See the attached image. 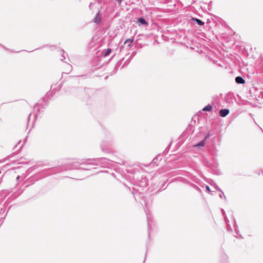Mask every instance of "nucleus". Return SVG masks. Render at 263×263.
I'll list each match as a JSON object with an SVG mask.
<instances>
[{"mask_svg": "<svg viewBox=\"0 0 263 263\" xmlns=\"http://www.w3.org/2000/svg\"><path fill=\"white\" fill-rule=\"evenodd\" d=\"M111 49H110V48L105 49L102 51V56L104 57H106L109 55L110 54V53H111Z\"/></svg>", "mask_w": 263, "mask_h": 263, "instance_id": "nucleus-13", "label": "nucleus"}, {"mask_svg": "<svg viewBox=\"0 0 263 263\" xmlns=\"http://www.w3.org/2000/svg\"><path fill=\"white\" fill-rule=\"evenodd\" d=\"M91 90L89 88H67L66 92L72 93L77 97H80L83 99H88L89 98V93Z\"/></svg>", "mask_w": 263, "mask_h": 263, "instance_id": "nucleus-2", "label": "nucleus"}, {"mask_svg": "<svg viewBox=\"0 0 263 263\" xmlns=\"http://www.w3.org/2000/svg\"><path fill=\"white\" fill-rule=\"evenodd\" d=\"M235 81L238 84H243L246 82L245 80L241 76L235 77Z\"/></svg>", "mask_w": 263, "mask_h": 263, "instance_id": "nucleus-9", "label": "nucleus"}, {"mask_svg": "<svg viewBox=\"0 0 263 263\" xmlns=\"http://www.w3.org/2000/svg\"><path fill=\"white\" fill-rule=\"evenodd\" d=\"M60 52L62 53V58L61 59V60L63 61L66 58V57L67 56V53H66L63 50H61Z\"/></svg>", "mask_w": 263, "mask_h": 263, "instance_id": "nucleus-18", "label": "nucleus"}, {"mask_svg": "<svg viewBox=\"0 0 263 263\" xmlns=\"http://www.w3.org/2000/svg\"><path fill=\"white\" fill-rule=\"evenodd\" d=\"M31 116V113H30V114H29V118H28V120H29L30 117V116Z\"/></svg>", "mask_w": 263, "mask_h": 263, "instance_id": "nucleus-36", "label": "nucleus"}, {"mask_svg": "<svg viewBox=\"0 0 263 263\" xmlns=\"http://www.w3.org/2000/svg\"><path fill=\"white\" fill-rule=\"evenodd\" d=\"M42 48V47H41V48H38L36 49V50H39V49H41Z\"/></svg>", "mask_w": 263, "mask_h": 263, "instance_id": "nucleus-39", "label": "nucleus"}, {"mask_svg": "<svg viewBox=\"0 0 263 263\" xmlns=\"http://www.w3.org/2000/svg\"><path fill=\"white\" fill-rule=\"evenodd\" d=\"M221 212H222V215H223V216H227V215H226V212H225V211H224V210L223 209H221Z\"/></svg>", "mask_w": 263, "mask_h": 263, "instance_id": "nucleus-27", "label": "nucleus"}, {"mask_svg": "<svg viewBox=\"0 0 263 263\" xmlns=\"http://www.w3.org/2000/svg\"><path fill=\"white\" fill-rule=\"evenodd\" d=\"M137 191H138V190H137L135 187H133V191H132L133 194L135 195L136 194V192Z\"/></svg>", "mask_w": 263, "mask_h": 263, "instance_id": "nucleus-25", "label": "nucleus"}, {"mask_svg": "<svg viewBox=\"0 0 263 263\" xmlns=\"http://www.w3.org/2000/svg\"><path fill=\"white\" fill-rule=\"evenodd\" d=\"M134 38L127 39L125 41L124 44H125L129 43V44L128 45V46H130V44H132L134 42Z\"/></svg>", "mask_w": 263, "mask_h": 263, "instance_id": "nucleus-16", "label": "nucleus"}, {"mask_svg": "<svg viewBox=\"0 0 263 263\" xmlns=\"http://www.w3.org/2000/svg\"><path fill=\"white\" fill-rule=\"evenodd\" d=\"M165 182L163 183L162 186H164L165 185Z\"/></svg>", "mask_w": 263, "mask_h": 263, "instance_id": "nucleus-40", "label": "nucleus"}, {"mask_svg": "<svg viewBox=\"0 0 263 263\" xmlns=\"http://www.w3.org/2000/svg\"><path fill=\"white\" fill-rule=\"evenodd\" d=\"M183 182H184V183H189L190 184V185L192 187H193L194 189H195L196 190H197V191H198L200 193L201 192V189L197 185H196V184H195L194 183L190 182L186 179H183Z\"/></svg>", "mask_w": 263, "mask_h": 263, "instance_id": "nucleus-10", "label": "nucleus"}, {"mask_svg": "<svg viewBox=\"0 0 263 263\" xmlns=\"http://www.w3.org/2000/svg\"><path fill=\"white\" fill-rule=\"evenodd\" d=\"M219 197L220 198H222L223 197L225 200H227V198L222 191V192H221V194L219 195Z\"/></svg>", "mask_w": 263, "mask_h": 263, "instance_id": "nucleus-20", "label": "nucleus"}, {"mask_svg": "<svg viewBox=\"0 0 263 263\" xmlns=\"http://www.w3.org/2000/svg\"><path fill=\"white\" fill-rule=\"evenodd\" d=\"M205 189H206V192H211L210 187L208 185L205 186Z\"/></svg>", "mask_w": 263, "mask_h": 263, "instance_id": "nucleus-24", "label": "nucleus"}, {"mask_svg": "<svg viewBox=\"0 0 263 263\" xmlns=\"http://www.w3.org/2000/svg\"><path fill=\"white\" fill-rule=\"evenodd\" d=\"M0 46H2L3 48H4L5 49H7V50H8L7 48H6L5 46H4L3 45H1L0 44Z\"/></svg>", "mask_w": 263, "mask_h": 263, "instance_id": "nucleus-34", "label": "nucleus"}, {"mask_svg": "<svg viewBox=\"0 0 263 263\" xmlns=\"http://www.w3.org/2000/svg\"><path fill=\"white\" fill-rule=\"evenodd\" d=\"M36 106H35L34 107V109H36Z\"/></svg>", "mask_w": 263, "mask_h": 263, "instance_id": "nucleus-44", "label": "nucleus"}, {"mask_svg": "<svg viewBox=\"0 0 263 263\" xmlns=\"http://www.w3.org/2000/svg\"><path fill=\"white\" fill-rule=\"evenodd\" d=\"M133 58V57L131 55L129 58V59H132Z\"/></svg>", "mask_w": 263, "mask_h": 263, "instance_id": "nucleus-43", "label": "nucleus"}, {"mask_svg": "<svg viewBox=\"0 0 263 263\" xmlns=\"http://www.w3.org/2000/svg\"><path fill=\"white\" fill-rule=\"evenodd\" d=\"M171 143H172V142H171L169 144V145L166 147V148L165 149V150L163 152V153H167L169 151L170 147V145H171Z\"/></svg>", "mask_w": 263, "mask_h": 263, "instance_id": "nucleus-19", "label": "nucleus"}, {"mask_svg": "<svg viewBox=\"0 0 263 263\" xmlns=\"http://www.w3.org/2000/svg\"><path fill=\"white\" fill-rule=\"evenodd\" d=\"M211 136L210 133H208L206 134V135L205 136L204 138H203V140L205 141V140L208 139L210 136Z\"/></svg>", "mask_w": 263, "mask_h": 263, "instance_id": "nucleus-21", "label": "nucleus"}, {"mask_svg": "<svg viewBox=\"0 0 263 263\" xmlns=\"http://www.w3.org/2000/svg\"><path fill=\"white\" fill-rule=\"evenodd\" d=\"M2 177L0 178V182L2 181Z\"/></svg>", "mask_w": 263, "mask_h": 263, "instance_id": "nucleus-41", "label": "nucleus"}, {"mask_svg": "<svg viewBox=\"0 0 263 263\" xmlns=\"http://www.w3.org/2000/svg\"><path fill=\"white\" fill-rule=\"evenodd\" d=\"M137 185L139 186L142 187H144L146 186L147 184V180L145 177H142L141 178V180L137 182H136Z\"/></svg>", "mask_w": 263, "mask_h": 263, "instance_id": "nucleus-7", "label": "nucleus"}, {"mask_svg": "<svg viewBox=\"0 0 263 263\" xmlns=\"http://www.w3.org/2000/svg\"><path fill=\"white\" fill-rule=\"evenodd\" d=\"M214 186L217 191L220 192H222V190L218 187V186L217 184H215Z\"/></svg>", "mask_w": 263, "mask_h": 263, "instance_id": "nucleus-22", "label": "nucleus"}, {"mask_svg": "<svg viewBox=\"0 0 263 263\" xmlns=\"http://www.w3.org/2000/svg\"><path fill=\"white\" fill-rule=\"evenodd\" d=\"M59 167L50 168L42 171L38 175L42 176L41 177H45L60 172Z\"/></svg>", "mask_w": 263, "mask_h": 263, "instance_id": "nucleus-5", "label": "nucleus"}, {"mask_svg": "<svg viewBox=\"0 0 263 263\" xmlns=\"http://www.w3.org/2000/svg\"><path fill=\"white\" fill-rule=\"evenodd\" d=\"M139 26L142 25L147 27L149 23L143 16L139 17L136 22Z\"/></svg>", "mask_w": 263, "mask_h": 263, "instance_id": "nucleus-6", "label": "nucleus"}, {"mask_svg": "<svg viewBox=\"0 0 263 263\" xmlns=\"http://www.w3.org/2000/svg\"><path fill=\"white\" fill-rule=\"evenodd\" d=\"M112 146L113 141L111 137H108V139L103 140L100 144V147L102 151L105 153H110Z\"/></svg>", "mask_w": 263, "mask_h": 263, "instance_id": "nucleus-3", "label": "nucleus"}, {"mask_svg": "<svg viewBox=\"0 0 263 263\" xmlns=\"http://www.w3.org/2000/svg\"><path fill=\"white\" fill-rule=\"evenodd\" d=\"M159 157V155H158L156 158H155L153 160V163H156L157 161L158 160Z\"/></svg>", "mask_w": 263, "mask_h": 263, "instance_id": "nucleus-23", "label": "nucleus"}, {"mask_svg": "<svg viewBox=\"0 0 263 263\" xmlns=\"http://www.w3.org/2000/svg\"><path fill=\"white\" fill-rule=\"evenodd\" d=\"M224 220H225V221H226V222L227 223L228 222H229V219H228V217H227V216H224Z\"/></svg>", "mask_w": 263, "mask_h": 263, "instance_id": "nucleus-28", "label": "nucleus"}, {"mask_svg": "<svg viewBox=\"0 0 263 263\" xmlns=\"http://www.w3.org/2000/svg\"><path fill=\"white\" fill-rule=\"evenodd\" d=\"M21 177L20 176H18L17 177H16V180L18 181L20 179Z\"/></svg>", "mask_w": 263, "mask_h": 263, "instance_id": "nucleus-33", "label": "nucleus"}, {"mask_svg": "<svg viewBox=\"0 0 263 263\" xmlns=\"http://www.w3.org/2000/svg\"><path fill=\"white\" fill-rule=\"evenodd\" d=\"M3 209H0V213H1V212L2 211Z\"/></svg>", "mask_w": 263, "mask_h": 263, "instance_id": "nucleus-42", "label": "nucleus"}, {"mask_svg": "<svg viewBox=\"0 0 263 263\" xmlns=\"http://www.w3.org/2000/svg\"><path fill=\"white\" fill-rule=\"evenodd\" d=\"M37 112H36V114L35 115H34V117L35 118H36L37 116H38V112L40 113V110L39 109H37Z\"/></svg>", "mask_w": 263, "mask_h": 263, "instance_id": "nucleus-29", "label": "nucleus"}, {"mask_svg": "<svg viewBox=\"0 0 263 263\" xmlns=\"http://www.w3.org/2000/svg\"><path fill=\"white\" fill-rule=\"evenodd\" d=\"M119 66L118 65H116L115 66V69L117 70Z\"/></svg>", "mask_w": 263, "mask_h": 263, "instance_id": "nucleus-32", "label": "nucleus"}, {"mask_svg": "<svg viewBox=\"0 0 263 263\" xmlns=\"http://www.w3.org/2000/svg\"><path fill=\"white\" fill-rule=\"evenodd\" d=\"M212 109H213V106L212 105H211V104H208V105H206L205 106H204L202 108V110L203 111L210 112V111H212Z\"/></svg>", "mask_w": 263, "mask_h": 263, "instance_id": "nucleus-12", "label": "nucleus"}, {"mask_svg": "<svg viewBox=\"0 0 263 263\" xmlns=\"http://www.w3.org/2000/svg\"><path fill=\"white\" fill-rule=\"evenodd\" d=\"M51 88L52 89V91H53L54 90H57V91H59L61 88V85H57V84H55L54 85H52L51 87Z\"/></svg>", "mask_w": 263, "mask_h": 263, "instance_id": "nucleus-15", "label": "nucleus"}, {"mask_svg": "<svg viewBox=\"0 0 263 263\" xmlns=\"http://www.w3.org/2000/svg\"><path fill=\"white\" fill-rule=\"evenodd\" d=\"M101 16L99 15V12H98L96 16L95 17L94 19H93V22L95 23L96 24H99L100 22H101Z\"/></svg>", "mask_w": 263, "mask_h": 263, "instance_id": "nucleus-14", "label": "nucleus"}, {"mask_svg": "<svg viewBox=\"0 0 263 263\" xmlns=\"http://www.w3.org/2000/svg\"><path fill=\"white\" fill-rule=\"evenodd\" d=\"M136 53V52H133V54H134V55Z\"/></svg>", "mask_w": 263, "mask_h": 263, "instance_id": "nucleus-37", "label": "nucleus"}, {"mask_svg": "<svg viewBox=\"0 0 263 263\" xmlns=\"http://www.w3.org/2000/svg\"><path fill=\"white\" fill-rule=\"evenodd\" d=\"M262 97H263V92H262Z\"/></svg>", "mask_w": 263, "mask_h": 263, "instance_id": "nucleus-46", "label": "nucleus"}, {"mask_svg": "<svg viewBox=\"0 0 263 263\" xmlns=\"http://www.w3.org/2000/svg\"><path fill=\"white\" fill-rule=\"evenodd\" d=\"M230 113V110L228 108L221 109L219 111V115L221 117H225Z\"/></svg>", "mask_w": 263, "mask_h": 263, "instance_id": "nucleus-8", "label": "nucleus"}, {"mask_svg": "<svg viewBox=\"0 0 263 263\" xmlns=\"http://www.w3.org/2000/svg\"><path fill=\"white\" fill-rule=\"evenodd\" d=\"M67 66H68V68H69V70L70 71V70H71V69H72V67H71V65H69V64H68V65H67Z\"/></svg>", "mask_w": 263, "mask_h": 263, "instance_id": "nucleus-30", "label": "nucleus"}, {"mask_svg": "<svg viewBox=\"0 0 263 263\" xmlns=\"http://www.w3.org/2000/svg\"><path fill=\"white\" fill-rule=\"evenodd\" d=\"M143 200H144V201L145 202L144 211H145V212L146 215L148 235H149V232H150L151 229L152 228L151 223L152 222V219H151V214L149 213V210L148 209L147 202H145V199H143Z\"/></svg>", "mask_w": 263, "mask_h": 263, "instance_id": "nucleus-4", "label": "nucleus"}, {"mask_svg": "<svg viewBox=\"0 0 263 263\" xmlns=\"http://www.w3.org/2000/svg\"><path fill=\"white\" fill-rule=\"evenodd\" d=\"M210 22V21L208 19L207 20V23Z\"/></svg>", "mask_w": 263, "mask_h": 263, "instance_id": "nucleus-38", "label": "nucleus"}, {"mask_svg": "<svg viewBox=\"0 0 263 263\" xmlns=\"http://www.w3.org/2000/svg\"><path fill=\"white\" fill-rule=\"evenodd\" d=\"M128 63H129V61H125L124 64H128Z\"/></svg>", "mask_w": 263, "mask_h": 263, "instance_id": "nucleus-35", "label": "nucleus"}, {"mask_svg": "<svg viewBox=\"0 0 263 263\" xmlns=\"http://www.w3.org/2000/svg\"><path fill=\"white\" fill-rule=\"evenodd\" d=\"M204 144H205V141L203 140H202L199 142H198L197 144H196L195 145V147H202V146H203L204 145Z\"/></svg>", "mask_w": 263, "mask_h": 263, "instance_id": "nucleus-17", "label": "nucleus"}, {"mask_svg": "<svg viewBox=\"0 0 263 263\" xmlns=\"http://www.w3.org/2000/svg\"><path fill=\"white\" fill-rule=\"evenodd\" d=\"M106 159L105 158H99L94 159H82L78 163L84 165V166L79 167L76 164H73L70 169H80L85 171H91L92 169L96 168V166L99 165H105Z\"/></svg>", "mask_w": 263, "mask_h": 263, "instance_id": "nucleus-1", "label": "nucleus"}, {"mask_svg": "<svg viewBox=\"0 0 263 263\" xmlns=\"http://www.w3.org/2000/svg\"><path fill=\"white\" fill-rule=\"evenodd\" d=\"M227 230L228 231H231V232L232 231V229H231V228L230 225L228 224V226H227Z\"/></svg>", "mask_w": 263, "mask_h": 263, "instance_id": "nucleus-26", "label": "nucleus"}, {"mask_svg": "<svg viewBox=\"0 0 263 263\" xmlns=\"http://www.w3.org/2000/svg\"><path fill=\"white\" fill-rule=\"evenodd\" d=\"M191 20L193 22H195L199 26H203L204 24V23L202 21L196 17H192Z\"/></svg>", "mask_w": 263, "mask_h": 263, "instance_id": "nucleus-11", "label": "nucleus"}, {"mask_svg": "<svg viewBox=\"0 0 263 263\" xmlns=\"http://www.w3.org/2000/svg\"><path fill=\"white\" fill-rule=\"evenodd\" d=\"M116 1L118 2V3L120 4H121V3L122 2L123 0H116Z\"/></svg>", "mask_w": 263, "mask_h": 263, "instance_id": "nucleus-31", "label": "nucleus"}, {"mask_svg": "<svg viewBox=\"0 0 263 263\" xmlns=\"http://www.w3.org/2000/svg\"><path fill=\"white\" fill-rule=\"evenodd\" d=\"M1 173V171H0V174Z\"/></svg>", "mask_w": 263, "mask_h": 263, "instance_id": "nucleus-45", "label": "nucleus"}]
</instances>
